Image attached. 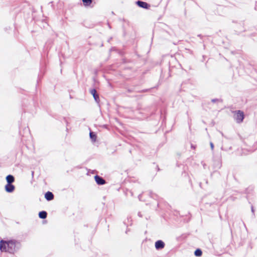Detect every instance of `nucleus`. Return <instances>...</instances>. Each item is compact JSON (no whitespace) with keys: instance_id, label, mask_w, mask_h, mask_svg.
I'll return each instance as SVG.
<instances>
[{"instance_id":"obj_1","label":"nucleus","mask_w":257,"mask_h":257,"mask_svg":"<svg viewBox=\"0 0 257 257\" xmlns=\"http://www.w3.org/2000/svg\"><path fill=\"white\" fill-rule=\"evenodd\" d=\"M20 247V243L15 240L6 241L2 239L0 241V250L2 252L14 253Z\"/></svg>"},{"instance_id":"obj_2","label":"nucleus","mask_w":257,"mask_h":257,"mask_svg":"<svg viewBox=\"0 0 257 257\" xmlns=\"http://www.w3.org/2000/svg\"><path fill=\"white\" fill-rule=\"evenodd\" d=\"M234 119L237 123H241L243 121L244 118V114L241 110H236L234 111Z\"/></svg>"},{"instance_id":"obj_3","label":"nucleus","mask_w":257,"mask_h":257,"mask_svg":"<svg viewBox=\"0 0 257 257\" xmlns=\"http://www.w3.org/2000/svg\"><path fill=\"white\" fill-rule=\"evenodd\" d=\"M95 181L99 185H102L106 183L105 180L101 177L96 175L94 177Z\"/></svg>"},{"instance_id":"obj_4","label":"nucleus","mask_w":257,"mask_h":257,"mask_svg":"<svg viewBox=\"0 0 257 257\" xmlns=\"http://www.w3.org/2000/svg\"><path fill=\"white\" fill-rule=\"evenodd\" d=\"M165 243L161 240H158L155 242V248L157 250L162 249L164 248Z\"/></svg>"},{"instance_id":"obj_5","label":"nucleus","mask_w":257,"mask_h":257,"mask_svg":"<svg viewBox=\"0 0 257 257\" xmlns=\"http://www.w3.org/2000/svg\"><path fill=\"white\" fill-rule=\"evenodd\" d=\"M136 4L140 8H142L145 9H148L150 6L149 4L146 2L138 1L136 2Z\"/></svg>"},{"instance_id":"obj_6","label":"nucleus","mask_w":257,"mask_h":257,"mask_svg":"<svg viewBox=\"0 0 257 257\" xmlns=\"http://www.w3.org/2000/svg\"><path fill=\"white\" fill-rule=\"evenodd\" d=\"M5 190L8 193H12L15 190V187L12 184L7 183L5 186Z\"/></svg>"},{"instance_id":"obj_7","label":"nucleus","mask_w":257,"mask_h":257,"mask_svg":"<svg viewBox=\"0 0 257 257\" xmlns=\"http://www.w3.org/2000/svg\"><path fill=\"white\" fill-rule=\"evenodd\" d=\"M91 94L93 95V98L96 102L99 101V95L97 93L96 90L95 89H92L90 91Z\"/></svg>"},{"instance_id":"obj_8","label":"nucleus","mask_w":257,"mask_h":257,"mask_svg":"<svg viewBox=\"0 0 257 257\" xmlns=\"http://www.w3.org/2000/svg\"><path fill=\"white\" fill-rule=\"evenodd\" d=\"M54 196L50 191H47L45 194V198L47 201H51L54 199Z\"/></svg>"},{"instance_id":"obj_9","label":"nucleus","mask_w":257,"mask_h":257,"mask_svg":"<svg viewBox=\"0 0 257 257\" xmlns=\"http://www.w3.org/2000/svg\"><path fill=\"white\" fill-rule=\"evenodd\" d=\"M7 183L12 184L15 181V178L12 175H8L6 177Z\"/></svg>"},{"instance_id":"obj_10","label":"nucleus","mask_w":257,"mask_h":257,"mask_svg":"<svg viewBox=\"0 0 257 257\" xmlns=\"http://www.w3.org/2000/svg\"><path fill=\"white\" fill-rule=\"evenodd\" d=\"M82 1L85 7H93L91 6L93 2L92 0H82Z\"/></svg>"},{"instance_id":"obj_11","label":"nucleus","mask_w":257,"mask_h":257,"mask_svg":"<svg viewBox=\"0 0 257 257\" xmlns=\"http://www.w3.org/2000/svg\"><path fill=\"white\" fill-rule=\"evenodd\" d=\"M47 216V213L45 211H41L39 213V217L41 219H45Z\"/></svg>"},{"instance_id":"obj_12","label":"nucleus","mask_w":257,"mask_h":257,"mask_svg":"<svg viewBox=\"0 0 257 257\" xmlns=\"http://www.w3.org/2000/svg\"><path fill=\"white\" fill-rule=\"evenodd\" d=\"M89 137L91 139L92 142H95L96 139V134L92 132H90L89 133Z\"/></svg>"},{"instance_id":"obj_13","label":"nucleus","mask_w":257,"mask_h":257,"mask_svg":"<svg viewBox=\"0 0 257 257\" xmlns=\"http://www.w3.org/2000/svg\"><path fill=\"white\" fill-rule=\"evenodd\" d=\"M202 254V251L201 249L197 248L194 251V255L196 256H201Z\"/></svg>"},{"instance_id":"obj_14","label":"nucleus","mask_w":257,"mask_h":257,"mask_svg":"<svg viewBox=\"0 0 257 257\" xmlns=\"http://www.w3.org/2000/svg\"><path fill=\"white\" fill-rule=\"evenodd\" d=\"M218 101H220V100L217 98H214L211 99V102H212L213 103H215Z\"/></svg>"},{"instance_id":"obj_15","label":"nucleus","mask_w":257,"mask_h":257,"mask_svg":"<svg viewBox=\"0 0 257 257\" xmlns=\"http://www.w3.org/2000/svg\"><path fill=\"white\" fill-rule=\"evenodd\" d=\"M251 212L252 213L253 215L254 216V209L252 206H251Z\"/></svg>"},{"instance_id":"obj_16","label":"nucleus","mask_w":257,"mask_h":257,"mask_svg":"<svg viewBox=\"0 0 257 257\" xmlns=\"http://www.w3.org/2000/svg\"><path fill=\"white\" fill-rule=\"evenodd\" d=\"M210 147H211V150H213V149H214V145H213V143L210 142Z\"/></svg>"},{"instance_id":"obj_17","label":"nucleus","mask_w":257,"mask_h":257,"mask_svg":"<svg viewBox=\"0 0 257 257\" xmlns=\"http://www.w3.org/2000/svg\"><path fill=\"white\" fill-rule=\"evenodd\" d=\"M138 215L140 216V217H142V215L141 214V213L140 212H139L138 213Z\"/></svg>"},{"instance_id":"obj_18","label":"nucleus","mask_w":257,"mask_h":257,"mask_svg":"<svg viewBox=\"0 0 257 257\" xmlns=\"http://www.w3.org/2000/svg\"><path fill=\"white\" fill-rule=\"evenodd\" d=\"M32 176H33V175H34V172L33 171L32 172Z\"/></svg>"},{"instance_id":"obj_19","label":"nucleus","mask_w":257,"mask_h":257,"mask_svg":"<svg viewBox=\"0 0 257 257\" xmlns=\"http://www.w3.org/2000/svg\"><path fill=\"white\" fill-rule=\"evenodd\" d=\"M191 147H192V148H194V146L192 145H191Z\"/></svg>"}]
</instances>
